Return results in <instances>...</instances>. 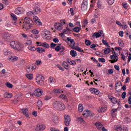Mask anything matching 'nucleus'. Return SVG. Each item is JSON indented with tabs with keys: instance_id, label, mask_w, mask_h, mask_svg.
<instances>
[{
	"instance_id": "nucleus-1",
	"label": "nucleus",
	"mask_w": 131,
	"mask_h": 131,
	"mask_svg": "<svg viewBox=\"0 0 131 131\" xmlns=\"http://www.w3.org/2000/svg\"><path fill=\"white\" fill-rule=\"evenodd\" d=\"M24 28L28 30V29H30L33 27V21L29 18V17H26L24 20Z\"/></svg>"
},
{
	"instance_id": "nucleus-2",
	"label": "nucleus",
	"mask_w": 131,
	"mask_h": 131,
	"mask_svg": "<svg viewBox=\"0 0 131 131\" xmlns=\"http://www.w3.org/2000/svg\"><path fill=\"white\" fill-rule=\"evenodd\" d=\"M53 105L54 109H56V110H60L62 111L63 110H65L66 108L65 104H64V103H62L61 101L54 102Z\"/></svg>"
},
{
	"instance_id": "nucleus-3",
	"label": "nucleus",
	"mask_w": 131,
	"mask_h": 131,
	"mask_svg": "<svg viewBox=\"0 0 131 131\" xmlns=\"http://www.w3.org/2000/svg\"><path fill=\"white\" fill-rule=\"evenodd\" d=\"M71 122V117L68 115H64V124L66 126H69Z\"/></svg>"
},
{
	"instance_id": "nucleus-4",
	"label": "nucleus",
	"mask_w": 131,
	"mask_h": 131,
	"mask_svg": "<svg viewBox=\"0 0 131 131\" xmlns=\"http://www.w3.org/2000/svg\"><path fill=\"white\" fill-rule=\"evenodd\" d=\"M81 9L82 11H86L88 10V1L83 0L81 5Z\"/></svg>"
},
{
	"instance_id": "nucleus-5",
	"label": "nucleus",
	"mask_w": 131,
	"mask_h": 131,
	"mask_svg": "<svg viewBox=\"0 0 131 131\" xmlns=\"http://www.w3.org/2000/svg\"><path fill=\"white\" fill-rule=\"evenodd\" d=\"M45 80V78L42 76H37L36 79V81L39 84H43V81Z\"/></svg>"
},
{
	"instance_id": "nucleus-6",
	"label": "nucleus",
	"mask_w": 131,
	"mask_h": 131,
	"mask_svg": "<svg viewBox=\"0 0 131 131\" xmlns=\"http://www.w3.org/2000/svg\"><path fill=\"white\" fill-rule=\"evenodd\" d=\"M24 8L22 7H17L15 9L14 12L16 15H20V14L24 13Z\"/></svg>"
},
{
	"instance_id": "nucleus-7",
	"label": "nucleus",
	"mask_w": 131,
	"mask_h": 131,
	"mask_svg": "<svg viewBox=\"0 0 131 131\" xmlns=\"http://www.w3.org/2000/svg\"><path fill=\"white\" fill-rule=\"evenodd\" d=\"M11 35L9 33H4L2 36V37L3 39L5 40L6 41H9V40L11 39Z\"/></svg>"
},
{
	"instance_id": "nucleus-8",
	"label": "nucleus",
	"mask_w": 131,
	"mask_h": 131,
	"mask_svg": "<svg viewBox=\"0 0 131 131\" xmlns=\"http://www.w3.org/2000/svg\"><path fill=\"white\" fill-rule=\"evenodd\" d=\"M46 128V126L43 124H37V126L36 127V130L37 131H42L45 130Z\"/></svg>"
},
{
	"instance_id": "nucleus-9",
	"label": "nucleus",
	"mask_w": 131,
	"mask_h": 131,
	"mask_svg": "<svg viewBox=\"0 0 131 131\" xmlns=\"http://www.w3.org/2000/svg\"><path fill=\"white\" fill-rule=\"evenodd\" d=\"M34 95L36 97H40L42 95V91L40 89H37L34 91Z\"/></svg>"
},
{
	"instance_id": "nucleus-10",
	"label": "nucleus",
	"mask_w": 131,
	"mask_h": 131,
	"mask_svg": "<svg viewBox=\"0 0 131 131\" xmlns=\"http://www.w3.org/2000/svg\"><path fill=\"white\" fill-rule=\"evenodd\" d=\"M83 116L86 115V116H91V117H93V116H94L95 113L94 112H91V111L89 110H86L85 113L83 114Z\"/></svg>"
},
{
	"instance_id": "nucleus-11",
	"label": "nucleus",
	"mask_w": 131,
	"mask_h": 131,
	"mask_svg": "<svg viewBox=\"0 0 131 131\" xmlns=\"http://www.w3.org/2000/svg\"><path fill=\"white\" fill-rule=\"evenodd\" d=\"M54 26L57 30H62L63 29V24L60 23H56L55 24Z\"/></svg>"
},
{
	"instance_id": "nucleus-12",
	"label": "nucleus",
	"mask_w": 131,
	"mask_h": 131,
	"mask_svg": "<svg viewBox=\"0 0 131 131\" xmlns=\"http://www.w3.org/2000/svg\"><path fill=\"white\" fill-rule=\"evenodd\" d=\"M15 48H14V50H16L17 51H21L22 49H23V45H22L20 42H17L15 45Z\"/></svg>"
},
{
	"instance_id": "nucleus-13",
	"label": "nucleus",
	"mask_w": 131,
	"mask_h": 131,
	"mask_svg": "<svg viewBox=\"0 0 131 131\" xmlns=\"http://www.w3.org/2000/svg\"><path fill=\"white\" fill-rule=\"evenodd\" d=\"M37 43H40L39 47H43V48H45V49H49L50 48V45L47 43V42H43L41 43V42H37Z\"/></svg>"
},
{
	"instance_id": "nucleus-14",
	"label": "nucleus",
	"mask_w": 131,
	"mask_h": 131,
	"mask_svg": "<svg viewBox=\"0 0 131 131\" xmlns=\"http://www.w3.org/2000/svg\"><path fill=\"white\" fill-rule=\"evenodd\" d=\"M21 113H23L24 115H25L26 117L29 118V114L27 112H28V109L26 108H22L21 110Z\"/></svg>"
},
{
	"instance_id": "nucleus-15",
	"label": "nucleus",
	"mask_w": 131,
	"mask_h": 131,
	"mask_svg": "<svg viewBox=\"0 0 131 131\" xmlns=\"http://www.w3.org/2000/svg\"><path fill=\"white\" fill-rule=\"evenodd\" d=\"M70 47H71V48H72V49H73V50H76V51H78V52H81V48H80L78 46L75 47V43H74V44L70 45Z\"/></svg>"
},
{
	"instance_id": "nucleus-16",
	"label": "nucleus",
	"mask_w": 131,
	"mask_h": 131,
	"mask_svg": "<svg viewBox=\"0 0 131 131\" xmlns=\"http://www.w3.org/2000/svg\"><path fill=\"white\" fill-rule=\"evenodd\" d=\"M118 111V109L117 108H113L111 111V114L113 118L116 117V112Z\"/></svg>"
},
{
	"instance_id": "nucleus-17",
	"label": "nucleus",
	"mask_w": 131,
	"mask_h": 131,
	"mask_svg": "<svg viewBox=\"0 0 131 131\" xmlns=\"http://www.w3.org/2000/svg\"><path fill=\"white\" fill-rule=\"evenodd\" d=\"M95 126H96L97 129L99 130H102V128L103 127V124H102L101 123L99 122H97L95 123Z\"/></svg>"
},
{
	"instance_id": "nucleus-18",
	"label": "nucleus",
	"mask_w": 131,
	"mask_h": 131,
	"mask_svg": "<svg viewBox=\"0 0 131 131\" xmlns=\"http://www.w3.org/2000/svg\"><path fill=\"white\" fill-rule=\"evenodd\" d=\"M34 13L36 15L37 14H39V13H40L41 10H40V8H39V7H35L34 8Z\"/></svg>"
},
{
	"instance_id": "nucleus-19",
	"label": "nucleus",
	"mask_w": 131,
	"mask_h": 131,
	"mask_svg": "<svg viewBox=\"0 0 131 131\" xmlns=\"http://www.w3.org/2000/svg\"><path fill=\"white\" fill-rule=\"evenodd\" d=\"M103 32H95L93 34V36H95L96 38H98V37H100V36H102V33Z\"/></svg>"
},
{
	"instance_id": "nucleus-20",
	"label": "nucleus",
	"mask_w": 131,
	"mask_h": 131,
	"mask_svg": "<svg viewBox=\"0 0 131 131\" xmlns=\"http://www.w3.org/2000/svg\"><path fill=\"white\" fill-rule=\"evenodd\" d=\"M90 91V92H93L94 93H95L96 95H99V94H100V91L97 89L91 88Z\"/></svg>"
},
{
	"instance_id": "nucleus-21",
	"label": "nucleus",
	"mask_w": 131,
	"mask_h": 131,
	"mask_svg": "<svg viewBox=\"0 0 131 131\" xmlns=\"http://www.w3.org/2000/svg\"><path fill=\"white\" fill-rule=\"evenodd\" d=\"M109 99L111 100V101L112 103H113V104H116V103H117V100L116 98H115V97L112 96L111 97H109Z\"/></svg>"
},
{
	"instance_id": "nucleus-22",
	"label": "nucleus",
	"mask_w": 131,
	"mask_h": 131,
	"mask_svg": "<svg viewBox=\"0 0 131 131\" xmlns=\"http://www.w3.org/2000/svg\"><path fill=\"white\" fill-rule=\"evenodd\" d=\"M3 53H4V55L5 56H7V55H10V54H11V52H10V51H9V50H8L7 49H4L3 50Z\"/></svg>"
},
{
	"instance_id": "nucleus-23",
	"label": "nucleus",
	"mask_w": 131,
	"mask_h": 131,
	"mask_svg": "<svg viewBox=\"0 0 131 131\" xmlns=\"http://www.w3.org/2000/svg\"><path fill=\"white\" fill-rule=\"evenodd\" d=\"M62 66L65 68V69H69V64L66 61L62 62Z\"/></svg>"
},
{
	"instance_id": "nucleus-24",
	"label": "nucleus",
	"mask_w": 131,
	"mask_h": 131,
	"mask_svg": "<svg viewBox=\"0 0 131 131\" xmlns=\"http://www.w3.org/2000/svg\"><path fill=\"white\" fill-rule=\"evenodd\" d=\"M5 98H7V99H11L12 98V94L10 93H5L4 94Z\"/></svg>"
},
{
	"instance_id": "nucleus-25",
	"label": "nucleus",
	"mask_w": 131,
	"mask_h": 131,
	"mask_svg": "<svg viewBox=\"0 0 131 131\" xmlns=\"http://www.w3.org/2000/svg\"><path fill=\"white\" fill-rule=\"evenodd\" d=\"M70 55H71V56H73V57H75L77 55V53L76 51H75L74 50H71L70 51Z\"/></svg>"
},
{
	"instance_id": "nucleus-26",
	"label": "nucleus",
	"mask_w": 131,
	"mask_h": 131,
	"mask_svg": "<svg viewBox=\"0 0 131 131\" xmlns=\"http://www.w3.org/2000/svg\"><path fill=\"white\" fill-rule=\"evenodd\" d=\"M59 98L60 99H62V100H64V101H68V99L67 98V96L64 94H61L59 96Z\"/></svg>"
},
{
	"instance_id": "nucleus-27",
	"label": "nucleus",
	"mask_w": 131,
	"mask_h": 131,
	"mask_svg": "<svg viewBox=\"0 0 131 131\" xmlns=\"http://www.w3.org/2000/svg\"><path fill=\"white\" fill-rule=\"evenodd\" d=\"M16 43H17V41H11L10 42V46H11V48H12L14 49H16Z\"/></svg>"
},
{
	"instance_id": "nucleus-28",
	"label": "nucleus",
	"mask_w": 131,
	"mask_h": 131,
	"mask_svg": "<svg viewBox=\"0 0 131 131\" xmlns=\"http://www.w3.org/2000/svg\"><path fill=\"white\" fill-rule=\"evenodd\" d=\"M50 35V31H46L45 33V38H46L47 39H50V37L49 35Z\"/></svg>"
},
{
	"instance_id": "nucleus-29",
	"label": "nucleus",
	"mask_w": 131,
	"mask_h": 131,
	"mask_svg": "<svg viewBox=\"0 0 131 131\" xmlns=\"http://www.w3.org/2000/svg\"><path fill=\"white\" fill-rule=\"evenodd\" d=\"M37 52H38V53H39L40 54H41V53H42L43 52H46V50L43 48L38 47L37 48Z\"/></svg>"
},
{
	"instance_id": "nucleus-30",
	"label": "nucleus",
	"mask_w": 131,
	"mask_h": 131,
	"mask_svg": "<svg viewBox=\"0 0 131 131\" xmlns=\"http://www.w3.org/2000/svg\"><path fill=\"white\" fill-rule=\"evenodd\" d=\"M118 42L120 47H122V48L124 47V43H123V41H122V40L118 39Z\"/></svg>"
},
{
	"instance_id": "nucleus-31",
	"label": "nucleus",
	"mask_w": 131,
	"mask_h": 131,
	"mask_svg": "<svg viewBox=\"0 0 131 131\" xmlns=\"http://www.w3.org/2000/svg\"><path fill=\"white\" fill-rule=\"evenodd\" d=\"M53 92H54L55 94H61V93H64V91H61V89H54L53 90Z\"/></svg>"
},
{
	"instance_id": "nucleus-32",
	"label": "nucleus",
	"mask_w": 131,
	"mask_h": 131,
	"mask_svg": "<svg viewBox=\"0 0 131 131\" xmlns=\"http://www.w3.org/2000/svg\"><path fill=\"white\" fill-rule=\"evenodd\" d=\"M111 52V49L109 48H105L104 50V54L108 55Z\"/></svg>"
},
{
	"instance_id": "nucleus-33",
	"label": "nucleus",
	"mask_w": 131,
	"mask_h": 131,
	"mask_svg": "<svg viewBox=\"0 0 131 131\" xmlns=\"http://www.w3.org/2000/svg\"><path fill=\"white\" fill-rule=\"evenodd\" d=\"M111 59H113L114 60H115L116 62H117V61H118V56L117 55H111Z\"/></svg>"
},
{
	"instance_id": "nucleus-34",
	"label": "nucleus",
	"mask_w": 131,
	"mask_h": 131,
	"mask_svg": "<svg viewBox=\"0 0 131 131\" xmlns=\"http://www.w3.org/2000/svg\"><path fill=\"white\" fill-rule=\"evenodd\" d=\"M102 42L103 43L105 46L107 47L108 48H110V45L108 43V42L107 41V40H102Z\"/></svg>"
},
{
	"instance_id": "nucleus-35",
	"label": "nucleus",
	"mask_w": 131,
	"mask_h": 131,
	"mask_svg": "<svg viewBox=\"0 0 131 131\" xmlns=\"http://www.w3.org/2000/svg\"><path fill=\"white\" fill-rule=\"evenodd\" d=\"M11 16L12 20H13L14 21H17V20H18L17 16H16V15H15L14 14L11 13Z\"/></svg>"
},
{
	"instance_id": "nucleus-36",
	"label": "nucleus",
	"mask_w": 131,
	"mask_h": 131,
	"mask_svg": "<svg viewBox=\"0 0 131 131\" xmlns=\"http://www.w3.org/2000/svg\"><path fill=\"white\" fill-rule=\"evenodd\" d=\"M78 109L79 112H82L83 111V106H82V104H79Z\"/></svg>"
},
{
	"instance_id": "nucleus-37",
	"label": "nucleus",
	"mask_w": 131,
	"mask_h": 131,
	"mask_svg": "<svg viewBox=\"0 0 131 131\" xmlns=\"http://www.w3.org/2000/svg\"><path fill=\"white\" fill-rule=\"evenodd\" d=\"M107 110V107L106 106H103L101 107L100 109L99 110V112L102 113V112H105Z\"/></svg>"
},
{
	"instance_id": "nucleus-38",
	"label": "nucleus",
	"mask_w": 131,
	"mask_h": 131,
	"mask_svg": "<svg viewBox=\"0 0 131 131\" xmlns=\"http://www.w3.org/2000/svg\"><path fill=\"white\" fill-rule=\"evenodd\" d=\"M51 99H52V96L46 95L45 97L44 100H45V101H49V100H51Z\"/></svg>"
},
{
	"instance_id": "nucleus-39",
	"label": "nucleus",
	"mask_w": 131,
	"mask_h": 131,
	"mask_svg": "<svg viewBox=\"0 0 131 131\" xmlns=\"http://www.w3.org/2000/svg\"><path fill=\"white\" fill-rule=\"evenodd\" d=\"M28 49L30 50V51H31L32 52H35V51L36 50V49L34 47L29 46L28 47Z\"/></svg>"
},
{
	"instance_id": "nucleus-40",
	"label": "nucleus",
	"mask_w": 131,
	"mask_h": 131,
	"mask_svg": "<svg viewBox=\"0 0 131 131\" xmlns=\"http://www.w3.org/2000/svg\"><path fill=\"white\" fill-rule=\"evenodd\" d=\"M67 40H68V41H70V42L72 43H72H73V45H74V43H75L74 42V39H72L71 37H68V38H67Z\"/></svg>"
},
{
	"instance_id": "nucleus-41",
	"label": "nucleus",
	"mask_w": 131,
	"mask_h": 131,
	"mask_svg": "<svg viewBox=\"0 0 131 131\" xmlns=\"http://www.w3.org/2000/svg\"><path fill=\"white\" fill-rule=\"evenodd\" d=\"M85 43L86 46H91L92 42H91V40H90L85 39Z\"/></svg>"
},
{
	"instance_id": "nucleus-42",
	"label": "nucleus",
	"mask_w": 131,
	"mask_h": 131,
	"mask_svg": "<svg viewBox=\"0 0 131 131\" xmlns=\"http://www.w3.org/2000/svg\"><path fill=\"white\" fill-rule=\"evenodd\" d=\"M73 30L75 32H79L80 31V29L78 27L74 28Z\"/></svg>"
},
{
	"instance_id": "nucleus-43",
	"label": "nucleus",
	"mask_w": 131,
	"mask_h": 131,
	"mask_svg": "<svg viewBox=\"0 0 131 131\" xmlns=\"http://www.w3.org/2000/svg\"><path fill=\"white\" fill-rule=\"evenodd\" d=\"M33 77V75H32V74H29L26 75V77H27L28 79H30V80L32 79Z\"/></svg>"
},
{
	"instance_id": "nucleus-44",
	"label": "nucleus",
	"mask_w": 131,
	"mask_h": 131,
	"mask_svg": "<svg viewBox=\"0 0 131 131\" xmlns=\"http://www.w3.org/2000/svg\"><path fill=\"white\" fill-rule=\"evenodd\" d=\"M6 86H7V88H9L10 89H12V88H13V84H12L10 82L6 83Z\"/></svg>"
},
{
	"instance_id": "nucleus-45",
	"label": "nucleus",
	"mask_w": 131,
	"mask_h": 131,
	"mask_svg": "<svg viewBox=\"0 0 131 131\" xmlns=\"http://www.w3.org/2000/svg\"><path fill=\"white\" fill-rule=\"evenodd\" d=\"M99 62H101V63H105L106 62V59L103 58H99L98 59Z\"/></svg>"
},
{
	"instance_id": "nucleus-46",
	"label": "nucleus",
	"mask_w": 131,
	"mask_h": 131,
	"mask_svg": "<svg viewBox=\"0 0 131 131\" xmlns=\"http://www.w3.org/2000/svg\"><path fill=\"white\" fill-rule=\"evenodd\" d=\"M37 106L38 107H42V101L38 100L37 102Z\"/></svg>"
},
{
	"instance_id": "nucleus-47",
	"label": "nucleus",
	"mask_w": 131,
	"mask_h": 131,
	"mask_svg": "<svg viewBox=\"0 0 131 131\" xmlns=\"http://www.w3.org/2000/svg\"><path fill=\"white\" fill-rule=\"evenodd\" d=\"M124 120L125 122H126L127 123V122H130L131 120L130 118H128V117H126L124 119Z\"/></svg>"
},
{
	"instance_id": "nucleus-48",
	"label": "nucleus",
	"mask_w": 131,
	"mask_h": 131,
	"mask_svg": "<svg viewBox=\"0 0 131 131\" xmlns=\"http://www.w3.org/2000/svg\"><path fill=\"white\" fill-rule=\"evenodd\" d=\"M26 45H28V46H31L32 45V41L30 40H27L26 42Z\"/></svg>"
},
{
	"instance_id": "nucleus-49",
	"label": "nucleus",
	"mask_w": 131,
	"mask_h": 131,
	"mask_svg": "<svg viewBox=\"0 0 131 131\" xmlns=\"http://www.w3.org/2000/svg\"><path fill=\"white\" fill-rule=\"evenodd\" d=\"M61 49L62 50L60 51V53L61 55H64L65 54L64 53V51H65V47H64V46H61Z\"/></svg>"
},
{
	"instance_id": "nucleus-50",
	"label": "nucleus",
	"mask_w": 131,
	"mask_h": 131,
	"mask_svg": "<svg viewBox=\"0 0 131 131\" xmlns=\"http://www.w3.org/2000/svg\"><path fill=\"white\" fill-rule=\"evenodd\" d=\"M114 73V71L113 70V69H110L108 70V73L107 74H113V73Z\"/></svg>"
},
{
	"instance_id": "nucleus-51",
	"label": "nucleus",
	"mask_w": 131,
	"mask_h": 131,
	"mask_svg": "<svg viewBox=\"0 0 131 131\" xmlns=\"http://www.w3.org/2000/svg\"><path fill=\"white\" fill-rule=\"evenodd\" d=\"M116 129L117 131H121V130H122V127H121L120 126H117Z\"/></svg>"
},
{
	"instance_id": "nucleus-52",
	"label": "nucleus",
	"mask_w": 131,
	"mask_h": 131,
	"mask_svg": "<svg viewBox=\"0 0 131 131\" xmlns=\"http://www.w3.org/2000/svg\"><path fill=\"white\" fill-rule=\"evenodd\" d=\"M49 81L50 83H54V82H55V81H54V78L50 77Z\"/></svg>"
},
{
	"instance_id": "nucleus-53",
	"label": "nucleus",
	"mask_w": 131,
	"mask_h": 131,
	"mask_svg": "<svg viewBox=\"0 0 131 131\" xmlns=\"http://www.w3.org/2000/svg\"><path fill=\"white\" fill-rule=\"evenodd\" d=\"M77 119L80 121V122H84V120L82 118L77 117Z\"/></svg>"
},
{
	"instance_id": "nucleus-54",
	"label": "nucleus",
	"mask_w": 131,
	"mask_h": 131,
	"mask_svg": "<svg viewBox=\"0 0 131 131\" xmlns=\"http://www.w3.org/2000/svg\"><path fill=\"white\" fill-rule=\"evenodd\" d=\"M70 65H72V66H75V65H76V62L74 60H72L70 63Z\"/></svg>"
},
{
	"instance_id": "nucleus-55",
	"label": "nucleus",
	"mask_w": 131,
	"mask_h": 131,
	"mask_svg": "<svg viewBox=\"0 0 131 131\" xmlns=\"http://www.w3.org/2000/svg\"><path fill=\"white\" fill-rule=\"evenodd\" d=\"M125 97H126V92H124L122 94V99H125Z\"/></svg>"
},
{
	"instance_id": "nucleus-56",
	"label": "nucleus",
	"mask_w": 131,
	"mask_h": 131,
	"mask_svg": "<svg viewBox=\"0 0 131 131\" xmlns=\"http://www.w3.org/2000/svg\"><path fill=\"white\" fill-rule=\"evenodd\" d=\"M32 33L34 34H38V30H36V29H34L32 30Z\"/></svg>"
},
{
	"instance_id": "nucleus-57",
	"label": "nucleus",
	"mask_w": 131,
	"mask_h": 131,
	"mask_svg": "<svg viewBox=\"0 0 131 131\" xmlns=\"http://www.w3.org/2000/svg\"><path fill=\"white\" fill-rule=\"evenodd\" d=\"M17 59H18V58H16V57H13V56H11L9 58L10 60H13V61H17Z\"/></svg>"
},
{
	"instance_id": "nucleus-58",
	"label": "nucleus",
	"mask_w": 131,
	"mask_h": 131,
	"mask_svg": "<svg viewBox=\"0 0 131 131\" xmlns=\"http://www.w3.org/2000/svg\"><path fill=\"white\" fill-rule=\"evenodd\" d=\"M35 23H36V24H38V25H41L42 23L41 22H40V19H39V20H38V19H37L36 20H35Z\"/></svg>"
},
{
	"instance_id": "nucleus-59",
	"label": "nucleus",
	"mask_w": 131,
	"mask_h": 131,
	"mask_svg": "<svg viewBox=\"0 0 131 131\" xmlns=\"http://www.w3.org/2000/svg\"><path fill=\"white\" fill-rule=\"evenodd\" d=\"M28 15L29 16H32V15H35V13L33 11H29L28 12Z\"/></svg>"
},
{
	"instance_id": "nucleus-60",
	"label": "nucleus",
	"mask_w": 131,
	"mask_h": 131,
	"mask_svg": "<svg viewBox=\"0 0 131 131\" xmlns=\"http://www.w3.org/2000/svg\"><path fill=\"white\" fill-rule=\"evenodd\" d=\"M108 2V4H109V5H113V4H114V0H107Z\"/></svg>"
},
{
	"instance_id": "nucleus-61",
	"label": "nucleus",
	"mask_w": 131,
	"mask_h": 131,
	"mask_svg": "<svg viewBox=\"0 0 131 131\" xmlns=\"http://www.w3.org/2000/svg\"><path fill=\"white\" fill-rule=\"evenodd\" d=\"M96 22H97V19L95 18H93L91 19L92 24H94Z\"/></svg>"
},
{
	"instance_id": "nucleus-62",
	"label": "nucleus",
	"mask_w": 131,
	"mask_h": 131,
	"mask_svg": "<svg viewBox=\"0 0 131 131\" xmlns=\"http://www.w3.org/2000/svg\"><path fill=\"white\" fill-rule=\"evenodd\" d=\"M53 41H54V42H55V43H57L59 42V39H58V38H54L53 39Z\"/></svg>"
},
{
	"instance_id": "nucleus-63",
	"label": "nucleus",
	"mask_w": 131,
	"mask_h": 131,
	"mask_svg": "<svg viewBox=\"0 0 131 131\" xmlns=\"http://www.w3.org/2000/svg\"><path fill=\"white\" fill-rule=\"evenodd\" d=\"M60 50H61V47L60 46H57L56 48H55V51L56 52H59L60 51Z\"/></svg>"
},
{
	"instance_id": "nucleus-64",
	"label": "nucleus",
	"mask_w": 131,
	"mask_h": 131,
	"mask_svg": "<svg viewBox=\"0 0 131 131\" xmlns=\"http://www.w3.org/2000/svg\"><path fill=\"white\" fill-rule=\"evenodd\" d=\"M122 130L123 131H127L128 130V129H127V127L125 126H123L122 127Z\"/></svg>"
}]
</instances>
